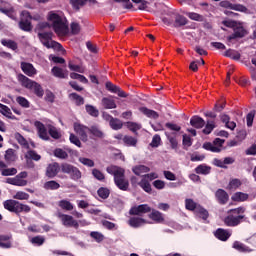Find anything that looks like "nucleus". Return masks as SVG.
Wrapping results in <instances>:
<instances>
[{
    "instance_id": "1",
    "label": "nucleus",
    "mask_w": 256,
    "mask_h": 256,
    "mask_svg": "<svg viewBox=\"0 0 256 256\" xmlns=\"http://www.w3.org/2000/svg\"><path fill=\"white\" fill-rule=\"evenodd\" d=\"M50 27L51 25H49L48 22L39 23L37 26L39 31L37 37L46 49H57L58 51H61V49H63V45L53 40V32H43L44 29H49Z\"/></svg>"
},
{
    "instance_id": "2",
    "label": "nucleus",
    "mask_w": 256,
    "mask_h": 256,
    "mask_svg": "<svg viewBox=\"0 0 256 256\" xmlns=\"http://www.w3.org/2000/svg\"><path fill=\"white\" fill-rule=\"evenodd\" d=\"M106 171L109 175H113L114 183L120 191H129V180L125 179V169L110 165L106 168Z\"/></svg>"
},
{
    "instance_id": "3",
    "label": "nucleus",
    "mask_w": 256,
    "mask_h": 256,
    "mask_svg": "<svg viewBox=\"0 0 256 256\" xmlns=\"http://www.w3.org/2000/svg\"><path fill=\"white\" fill-rule=\"evenodd\" d=\"M162 23L167 25V27H174V29H179L185 27L189 20L184 15H181L177 11H169L166 14V17L162 18Z\"/></svg>"
},
{
    "instance_id": "4",
    "label": "nucleus",
    "mask_w": 256,
    "mask_h": 256,
    "mask_svg": "<svg viewBox=\"0 0 256 256\" xmlns=\"http://www.w3.org/2000/svg\"><path fill=\"white\" fill-rule=\"evenodd\" d=\"M48 21L52 22L54 33L59 37H65V35L69 33V26L67 25V22H65L59 14L50 12L48 15Z\"/></svg>"
},
{
    "instance_id": "5",
    "label": "nucleus",
    "mask_w": 256,
    "mask_h": 256,
    "mask_svg": "<svg viewBox=\"0 0 256 256\" xmlns=\"http://www.w3.org/2000/svg\"><path fill=\"white\" fill-rule=\"evenodd\" d=\"M17 79L25 89H29V91H34V95L36 97H43V95H45V90H43L41 84L31 80L24 74H18Z\"/></svg>"
},
{
    "instance_id": "6",
    "label": "nucleus",
    "mask_w": 256,
    "mask_h": 256,
    "mask_svg": "<svg viewBox=\"0 0 256 256\" xmlns=\"http://www.w3.org/2000/svg\"><path fill=\"white\" fill-rule=\"evenodd\" d=\"M3 205L4 209L10 211V213H16V215H19V213H29L31 211V207L29 205H25L13 199L4 201Z\"/></svg>"
},
{
    "instance_id": "7",
    "label": "nucleus",
    "mask_w": 256,
    "mask_h": 256,
    "mask_svg": "<svg viewBox=\"0 0 256 256\" xmlns=\"http://www.w3.org/2000/svg\"><path fill=\"white\" fill-rule=\"evenodd\" d=\"M21 17L22 18L18 23L19 29H21V31H25L26 33H31V31H33V24L31 23L33 16H31V12L24 10L21 12Z\"/></svg>"
},
{
    "instance_id": "8",
    "label": "nucleus",
    "mask_w": 256,
    "mask_h": 256,
    "mask_svg": "<svg viewBox=\"0 0 256 256\" xmlns=\"http://www.w3.org/2000/svg\"><path fill=\"white\" fill-rule=\"evenodd\" d=\"M61 171L66 175H70V179H72L73 181H79V179H81V170L71 164L62 163Z\"/></svg>"
},
{
    "instance_id": "9",
    "label": "nucleus",
    "mask_w": 256,
    "mask_h": 256,
    "mask_svg": "<svg viewBox=\"0 0 256 256\" xmlns=\"http://www.w3.org/2000/svg\"><path fill=\"white\" fill-rule=\"evenodd\" d=\"M220 7L224 9H231L232 11H238L239 13H245L246 15H251V10H249L243 4H233L229 0H223L220 2Z\"/></svg>"
},
{
    "instance_id": "10",
    "label": "nucleus",
    "mask_w": 256,
    "mask_h": 256,
    "mask_svg": "<svg viewBox=\"0 0 256 256\" xmlns=\"http://www.w3.org/2000/svg\"><path fill=\"white\" fill-rule=\"evenodd\" d=\"M247 35H249V31L243 27V22H238V25L233 28V33L227 39L228 41H235V39H243Z\"/></svg>"
},
{
    "instance_id": "11",
    "label": "nucleus",
    "mask_w": 256,
    "mask_h": 256,
    "mask_svg": "<svg viewBox=\"0 0 256 256\" xmlns=\"http://www.w3.org/2000/svg\"><path fill=\"white\" fill-rule=\"evenodd\" d=\"M27 172L23 171L20 172L18 175H16L14 178H7L6 179V183H8L9 185H14L16 187H25L27 186Z\"/></svg>"
},
{
    "instance_id": "12",
    "label": "nucleus",
    "mask_w": 256,
    "mask_h": 256,
    "mask_svg": "<svg viewBox=\"0 0 256 256\" xmlns=\"http://www.w3.org/2000/svg\"><path fill=\"white\" fill-rule=\"evenodd\" d=\"M56 217L62 221V225H64V227H74V229H79V222L73 219V216L57 212Z\"/></svg>"
},
{
    "instance_id": "13",
    "label": "nucleus",
    "mask_w": 256,
    "mask_h": 256,
    "mask_svg": "<svg viewBox=\"0 0 256 256\" xmlns=\"http://www.w3.org/2000/svg\"><path fill=\"white\" fill-rule=\"evenodd\" d=\"M73 127L76 135L80 137L81 141L87 143L89 141V136L87 134L89 133L90 127L77 122L73 124Z\"/></svg>"
},
{
    "instance_id": "14",
    "label": "nucleus",
    "mask_w": 256,
    "mask_h": 256,
    "mask_svg": "<svg viewBox=\"0 0 256 256\" xmlns=\"http://www.w3.org/2000/svg\"><path fill=\"white\" fill-rule=\"evenodd\" d=\"M243 219H245V215H238L228 213V215L224 218V224L226 227H237L243 223Z\"/></svg>"
},
{
    "instance_id": "15",
    "label": "nucleus",
    "mask_w": 256,
    "mask_h": 256,
    "mask_svg": "<svg viewBox=\"0 0 256 256\" xmlns=\"http://www.w3.org/2000/svg\"><path fill=\"white\" fill-rule=\"evenodd\" d=\"M152 208L149 206V204H140L138 206H133L129 210V215H137L138 217H142V215H145L147 213H151Z\"/></svg>"
},
{
    "instance_id": "16",
    "label": "nucleus",
    "mask_w": 256,
    "mask_h": 256,
    "mask_svg": "<svg viewBox=\"0 0 256 256\" xmlns=\"http://www.w3.org/2000/svg\"><path fill=\"white\" fill-rule=\"evenodd\" d=\"M59 171H61V166L59 165V163L54 162L51 164H48V166L46 167V177H48V179H55L56 175H59Z\"/></svg>"
},
{
    "instance_id": "17",
    "label": "nucleus",
    "mask_w": 256,
    "mask_h": 256,
    "mask_svg": "<svg viewBox=\"0 0 256 256\" xmlns=\"http://www.w3.org/2000/svg\"><path fill=\"white\" fill-rule=\"evenodd\" d=\"M215 198L219 205H227V203H229V193L224 189L219 188L216 190Z\"/></svg>"
},
{
    "instance_id": "18",
    "label": "nucleus",
    "mask_w": 256,
    "mask_h": 256,
    "mask_svg": "<svg viewBox=\"0 0 256 256\" xmlns=\"http://www.w3.org/2000/svg\"><path fill=\"white\" fill-rule=\"evenodd\" d=\"M20 67L25 75L28 77H35L37 75V69L29 62H21Z\"/></svg>"
},
{
    "instance_id": "19",
    "label": "nucleus",
    "mask_w": 256,
    "mask_h": 256,
    "mask_svg": "<svg viewBox=\"0 0 256 256\" xmlns=\"http://www.w3.org/2000/svg\"><path fill=\"white\" fill-rule=\"evenodd\" d=\"M34 126L38 131V136L40 137V139H43V141H49V134L47 133V128L45 127V124H43L41 121H35Z\"/></svg>"
},
{
    "instance_id": "20",
    "label": "nucleus",
    "mask_w": 256,
    "mask_h": 256,
    "mask_svg": "<svg viewBox=\"0 0 256 256\" xmlns=\"http://www.w3.org/2000/svg\"><path fill=\"white\" fill-rule=\"evenodd\" d=\"M51 73L57 79H69V71L67 69H63L59 66H54L51 69Z\"/></svg>"
},
{
    "instance_id": "21",
    "label": "nucleus",
    "mask_w": 256,
    "mask_h": 256,
    "mask_svg": "<svg viewBox=\"0 0 256 256\" xmlns=\"http://www.w3.org/2000/svg\"><path fill=\"white\" fill-rule=\"evenodd\" d=\"M105 87L107 91H110V93H116L118 94V97H127V93L125 91L121 90V88L112 82H106Z\"/></svg>"
},
{
    "instance_id": "22",
    "label": "nucleus",
    "mask_w": 256,
    "mask_h": 256,
    "mask_svg": "<svg viewBox=\"0 0 256 256\" xmlns=\"http://www.w3.org/2000/svg\"><path fill=\"white\" fill-rule=\"evenodd\" d=\"M149 219L156 223H163L165 221V217L163 216V213H161L159 210L152 209L150 214L148 215Z\"/></svg>"
},
{
    "instance_id": "23",
    "label": "nucleus",
    "mask_w": 256,
    "mask_h": 256,
    "mask_svg": "<svg viewBox=\"0 0 256 256\" xmlns=\"http://www.w3.org/2000/svg\"><path fill=\"white\" fill-rule=\"evenodd\" d=\"M190 125L195 129H203V127H205V120L200 116L195 115L190 119Z\"/></svg>"
},
{
    "instance_id": "24",
    "label": "nucleus",
    "mask_w": 256,
    "mask_h": 256,
    "mask_svg": "<svg viewBox=\"0 0 256 256\" xmlns=\"http://www.w3.org/2000/svg\"><path fill=\"white\" fill-rule=\"evenodd\" d=\"M0 113L1 115H4V117H7V119H12V121H15L17 119V117L13 115V112H11V108L1 103H0Z\"/></svg>"
},
{
    "instance_id": "25",
    "label": "nucleus",
    "mask_w": 256,
    "mask_h": 256,
    "mask_svg": "<svg viewBox=\"0 0 256 256\" xmlns=\"http://www.w3.org/2000/svg\"><path fill=\"white\" fill-rule=\"evenodd\" d=\"M89 133L93 135V137H96V139H104L105 138V133L99 126L93 125L89 128Z\"/></svg>"
},
{
    "instance_id": "26",
    "label": "nucleus",
    "mask_w": 256,
    "mask_h": 256,
    "mask_svg": "<svg viewBox=\"0 0 256 256\" xmlns=\"http://www.w3.org/2000/svg\"><path fill=\"white\" fill-rule=\"evenodd\" d=\"M145 223H147L145 219L139 217H131L128 221L130 227H133L134 229H139V227L145 225Z\"/></svg>"
},
{
    "instance_id": "27",
    "label": "nucleus",
    "mask_w": 256,
    "mask_h": 256,
    "mask_svg": "<svg viewBox=\"0 0 256 256\" xmlns=\"http://www.w3.org/2000/svg\"><path fill=\"white\" fill-rule=\"evenodd\" d=\"M215 237L220 241H227L231 237V233L225 229L218 228L215 232Z\"/></svg>"
},
{
    "instance_id": "28",
    "label": "nucleus",
    "mask_w": 256,
    "mask_h": 256,
    "mask_svg": "<svg viewBox=\"0 0 256 256\" xmlns=\"http://www.w3.org/2000/svg\"><path fill=\"white\" fill-rule=\"evenodd\" d=\"M194 214L200 219H203V221H207V219H209V211H207V209H205L201 205L198 206V208H196V211L194 212Z\"/></svg>"
},
{
    "instance_id": "29",
    "label": "nucleus",
    "mask_w": 256,
    "mask_h": 256,
    "mask_svg": "<svg viewBox=\"0 0 256 256\" xmlns=\"http://www.w3.org/2000/svg\"><path fill=\"white\" fill-rule=\"evenodd\" d=\"M69 99L71 101H74L75 105H77V107H81V105H85V98H83L81 95L73 92L71 94H69Z\"/></svg>"
},
{
    "instance_id": "30",
    "label": "nucleus",
    "mask_w": 256,
    "mask_h": 256,
    "mask_svg": "<svg viewBox=\"0 0 256 256\" xmlns=\"http://www.w3.org/2000/svg\"><path fill=\"white\" fill-rule=\"evenodd\" d=\"M195 173L197 175H209V173H211V166H207V164H200L195 168Z\"/></svg>"
},
{
    "instance_id": "31",
    "label": "nucleus",
    "mask_w": 256,
    "mask_h": 256,
    "mask_svg": "<svg viewBox=\"0 0 256 256\" xmlns=\"http://www.w3.org/2000/svg\"><path fill=\"white\" fill-rule=\"evenodd\" d=\"M140 111L143 113V115H146V117H149L150 119H159V113H157L155 110H151L147 107H141Z\"/></svg>"
},
{
    "instance_id": "32",
    "label": "nucleus",
    "mask_w": 256,
    "mask_h": 256,
    "mask_svg": "<svg viewBox=\"0 0 256 256\" xmlns=\"http://www.w3.org/2000/svg\"><path fill=\"white\" fill-rule=\"evenodd\" d=\"M132 171L135 175L138 177L143 175V173H149L151 171V168L145 166V165H137L132 168Z\"/></svg>"
},
{
    "instance_id": "33",
    "label": "nucleus",
    "mask_w": 256,
    "mask_h": 256,
    "mask_svg": "<svg viewBox=\"0 0 256 256\" xmlns=\"http://www.w3.org/2000/svg\"><path fill=\"white\" fill-rule=\"evenodd\" d=\"M224 57H229L230 59H233L234 61H239L241 59V53H239L236 50L228 49L224 52Z\"/></svg>"
},
{
    "instance_id": "34",
    "label": "nucleus",
    "mask_w": 256,
    "mask_h": 256,
    "mask_svg": "<svg viewBox=\"0 0 256 256\" xmlns=\"http://www.w3.org/2000/svg\"><path fill=\"white\" fill-rule=\"evenodd\" d=\"M58 207H60V209H62L63 211H73L74 206L73 203H71V201L69 200H60L58 202Z\"/></svg>"
},
{
    "instance_id": "35",
    "label": "nucleus",
    "mask_w": 256,
    "mask_h": 256,
    "mask_svg": "<svg viewBox=\"0 0 256 256\" xmlns=\"http://www.w3.org/2000/svg\"><path fill=\"white\" fill-rule=\"evenodd\" d=\"M102 106L104 107V109H117V104L115 103V100L107 97L102 98Z\"/></svg>"
},
{
    "instance_id": "36",
    "label": "nucleus",
    "mask_w": 256,
    "mask_h": 256,
    "mask_svg": "<svg viewBox=\"0 0 256 256\" xmlns=\"http://www.w3.org/2000/svg\"><path fill=\"white\" fill-rule=\"evenodd\" d=\"M61 187V184H59L55 180H50L44 183V189L47 191H57Z\"/></svg>"
},
{
    "instance_id": "37",
    "label": "nucleus",
    "mask_w": 256,
    "mask_h": 256,
    "mask_svg": "<svg viewBox=\"0 0 256 256\" xmlns=\"http://www.w3.org/2000/svg\"><path fill=\"white\" fill-rule=\"evenodd\" d=\"M1 44L4 47H7L8 49H11L12 51H17V49H19V45L14 40L2 39Z\"/></svg>"
},
{
    "instance_id": "38",
    "label": "nucleus",
    "mask_w": 256,
    "mask_h": 256,
    "mask_svg": "<svg viewBox=\"0 0 256 256\" xmlns=\"http://www.w3.org/2000/svg\"><path fill=\"white\" fill-rule=\"evenodd\" d=\"M199 206H200V204H197L191 198H187L185 200V207H186L187 211H193L195 213L197 211V209L199 208Z\"/></svg>"
},
{
    "instance_id": "39",
    "label": "nucleus",
    "mask_w": 256,
    "mask_h": 256,
    "mask_svg": "<svg viewBox=\"0 0 256 256\" xmlns=\"http://www.w3.org/2000/svg\"><path fill=\"white\" fill-rule=\"evenodd\" d=\"M241 185H243V183L239 179L234 178L229 181L227 189L228 191H236V189H239Z\"/></svg>"
},
{
    "instance_id": "40",
    "label": "nucleus",
    "mask_w": 256,
    "mask_h": 256,
    "mask_svg": "<svg viewBox=\"0 0 256 256\" xmlns=\"http://www.w3.org/2000/svg\"><path fill=\"white\" fill-rule=\"evenodd\" d=\"M109 125L114 131H119V129H123V122H121V120L117 118L111 117Z\"/></svg>"
},
{
    "instance_id": "41",
    "label": "nucleus",
    "mask_w": 256,
    "mask_h": 256,
    "mask_svg": "<svg viewBox=\"0 0 256 256\" xmlns=\"http://www.w3.org/2000/svg\"><path fill=\"white\" fill-rule=\"evenodd\" d=\"M123 143L126 145V147H137V138L125 135L123 138Z\"/></svg>"
},
{
    "instance_id": "42",
    "label": "nucleus",
    "mask_w": 256,
    "mask_h": 256,
    "mask_svg": "<svg viewBox=\"0 0 256 256\" xmlns=\"http://www.w3.org/2000/svg\"><path fill=\"white\" fill-rule=\"evenodd\" d=\"M24 158L32 161H41V155H39L35 150H28L24 155Z\"/></svg>"
},
{
    "instance_id": "43",
    "label": "nucleus",
    "mask_w": 256,
    "mask_h": 256,
    "mask_svg": "<svg viewBox=\"0 0 256 256\" xmlns=\"http://www.w3.org/2000/svg\"><path fill=\"white\" fill-rule=\"evenodd\" d=\"M215 127H217V125H215V121L207 120V123L205 125V128L202 130V133H204V135H211Z\"/></svg>"
},
{
    "instance_id": "44",
    "label": "nucleus",
    "mask_w": 256,
    "mask_h": 256,
    "mask_svg": "<svg viewBox=\"0 0 256 256\" xmlns=\"http://www.w3.org/2000/svg\"><path fill=\"white\" fill-rule=\"evenodd\" d=\"M14 139L21 145L22 147H26V149H29V142H27V139L21 135V133L16 132L14 134Z\"/></svg>"
},
{
    "instance_id": "45",
    "label": "nucleus",
    "mask_w": 256,
    "mask_h": 256,
    "mask_svg": "<svg viewBox=\"0 0 256 256\" xmlns=\"http://www.w3.org/2000/svg\"><path fill=\"white\" fill-rule=\"evenodd\" d=\"M139 187L145 191V193H151L153 191V188H151V183H149V180L143 178L139 183Z\"/></svg>"
},
{
    "instance_id": "46",
    "label": "nucleus",
    "mask_w": 256,
    "mask_h": 256,
    "mask_svg": "<svg viewBox=\"0 0 256 256\" xmlns=\"http://www.w3.org/2000/svg\"><path fill=\"white\" fill-rule=\"evenodd\" d=\"M233 249H236V251H239L240 253H247V252L251 251V249H249V247H247L245 244H243L239 241H235L233 243Z\"/></svg>"
},
{
    "instance_id": "47",
    "label": "nucleus",
    "mask_w": 256,
    "mask_h": 256,
    "mask_svg": "<svg viewBox=\"0 0 256 256\" xmlns=\"http://www.w3.org/2000/svg\"><path fill=\"white\" fill-rule=\"evenodd\" d=\"M97 195L100 199H109V195H111V190L107 187H100L97 190Z\"/></svg>"
},
{
    "instance_id": "48",
    "label": "nucleus",
    "mask_w": 256,
    "mask_h": 256,
    "mask_svg": "<svg viewBox=\"0 0 256 256\" xmlns=\"http://www.w3.org/2000/svg\"><path fill=\"white\" fill-rule=\"evenodd\" d=\"M203 149H205L206 151H211L212 153H221V148L215 146V144L211 142H205L203 144Z\"/></svg>"
},
{
    "instance_id": "49",
    "label": "nucleus",
    "mask_w": 256,
    "mask_h": 256,
    "mask_svg": "<svg viewBox=\"0 0 256 256\" xmlns=\"http://www.w3.org/2000/svg\"><path fill=\"white\" fill-rule=\"evenodd\" d=\"M247 199H249V194H246V193H243V192H236L232 196V201H236V202L247 201Z\"/></svg>"
},
{
    "instance_id": "50",
    "label": "nucleus",
    "mask_w": 256,
    "mask_h": 256,
    "mask_svg": "<svg viewBox=\"0 0 256 256\" xmlns=\"http://www.w3.org/2000/svg\"><path fill=\"white\" fill-rule=\"evenodd\" d=\"M4 159L6 163H13V161H15L16 159L15 150H13L12 148H9L8 150H6Z\"/></svg>"
},
{
    "instance_id": "51",
    "label": "nucleus",
    "mask_w": 256,
    "mask_h": 256,
    "mask_svg": "<svg viewBox=\"0 0 256 256\" xmlns=\"http://www.w3.org/2000/svg\"><path fill=\"white\" fill-rule=\"evenodd\" d=\"M166 137H167L171 147L173 149H177V147L179 146V142H177L176 133H171V134L166 133Z\"/></svg>"
},
{
    "instance_id": "52",
    "label": "nucleus",
    "mask_w": 256,
    "mask_h": 256,
    "mask_svg": "<svg viewBox=\"0 0 256 256\" xmlns=\"http://www.w3.org/2000/svg\"><path fill=\"white\" fill-rule=\"evenodd\" d=\"M54 157H57L58 159H69V154L61 148H56L54 150Z\"/></svg>"
},
{
    "instance_id": "53",
    "label": "nucleus",
    "mask_w": 256,
    "mask_h": 256,
    "mask_svg": "<svg viewBox=\"0 0 256 256\" xmlns=\"http://www.w3.org/2000/svg\"><path fill=\"white\" fill-rule=\"evenodd\" d=\"M85 109L88 115H90L91 117H99V110L96 109L95 106L87 104L85 106Z\"/></svg>"
},
{
    "instance_id": "54",
    "label": "nucleus",
    "mask_w": 256,
    "mask_h": 256,
    "mask_svg": "<svg viewBox=\"0 0 256 256\" xmlns=\"http://www.w3.org/2000/svg\"><path fill=\"white\" fill-rule=\"evenodd\" d=\"M9 241V236L7 235H0V247L3 249H9L11 247V242Z\"/></svg>"
},
{
    "instance_id": "55",
    "label": "nucleus",
    "mask_w": 256,
    "mask_h": 256,
    "mask_svg": "<svg viewBox=\"0 0 256 256\" xmlns=\"http://www.w3.org/2000/svg\"><path fill=\"white\" fill-rule=\"evenodd\" d=\"M16 103H18V105H20V107H23L24 109H29L30 107L29 100H27V98L23 96H18L16 98Z\"/></svg>"
},
{
    "instance_id": "56",
    "label": "nucleus",
    "mask_w": 256,
    "mask_h": 256,
    "mask_svg": "<svg viewBox=\"0 0 256 256\" xmlns=\"http://www.w3.org/2000/svg\"><path fill=\"white\" fill-rule=\"evenodd\" d=\"M89 0H70V4L72 5L73 9L79 11L81 7H83Z\"/></svg>"
},
{
    "instance_id": "57",
    "label": "nucleus",
    "mask_w": 256,
    "mask_h": 256,
    "mask_svg": "<svg viewBox=\"0 0 256 256\" xmlns=\"http://www.w3.org/2000/svg\"><path fill=\"white\" fill-rule=\"evenodd\" d=\"M182 145L184 149L191 147V145H193V139H191V136L184 134L182 139Z\"/></svg>"
},
{
    "instance_id": "58",
    "label": "nucleus",
    "mask_w": 256,
    "mask_h": 256,
    "mask_svg": "<svg viewBox=\"0 0 256 256\" xmlns=\"http://www.w3.org/2000/svg\"><path fill=\"white\" fill-rule=\"evenodd\" d=\"M92 175L94 179H97V181H103L105 179V174H103V172L97 168L92 170Z\"/></svg>"
},
{
    "instance_id": "59",
    "label": "nucleus",
    "mask_w": 256,
    "mask_h": 256,
    "mask_svg": "<svg viewBox=\"0 0 256 256\" xmlns=\"http://www.w3.org/2000/svg\"><path fill=\"white\" fill-rule=\"evenodd\" d=\"M1 175L3 177H10L13 175H17V170L16 168H5L1 171Z\"/></svg>"
},
{
    "instance_id": "60",
    "label": "nucleus",
    "mask_w": 256,
    "mask_h": 256,
    "mask_svg": "<svg viewBox=\"0 0 256 256\" xmlns=\"http://www.w3.org/2000/svg\"><path fill=\"white\" fill-rule=\"evenodd\" d=\"M72 35H79L81 33V25L77 22H72L70 25Z\"/></svg>"
},
{
    "instance_id": "61",
    "label": "nucleus",
    "mask_w": 256,
    "mask_h": 256,
    "mask_svg": "<svg viewBox=\"0 0 256 256\" xmlns=\"http://www.w3.org/2000/svg\"><path fill=\"white\" fill-rule=\"evenodd\" d=\"M13 197L19 201H27V199H29V194L27 192L18 191Z\"/></svg>"
},
{
    "instance_id": "62",
    "label": "nucleus",
    "mask_w": 256,
    "mask_h": 256,
    "mask_svg": "<svg viewBox=\"0 0 256 256\" xmlns=\"http://www.w3.org/2000/svg\"><path fill=\"white\" fill-rule=\"evenodd\" d=\"M69 141L73 145H76V147H80V148L82 147L81 140L79 139V137L77 135H75L73 133L70 134Z\"/></svg>"
},
{
    "instance_id": "63",
    "label": "nucleus",
    "mask_w": 256,
    "mask_h": 256,
    "mask_svg": "<svg viewBox=\"0 0 256 256\" xmlns=\"http://www.w3.org/2000/svg\"><path fill=\"white\" fill-rule=\"evenodd\" d=\"M254 119H255V110H252L246 116L247 127H253Z\"/></svg>"
},
{
    "instance_id": "64",
    "label": "nucleus",
    "mask_w": 256,
    "mask_h": 256,
    "mask_svg": "<svg viewBox=\"0 0 256 256\" xmlns=\"http://www.w3.org/2000/svg\"><path fill=\"white\" fill-rule=\"evenodd\" d=\"M187 17H189V19H191L192 21H203V15L195 12L187 13Z\"/></svg>"
}]
</instances>
